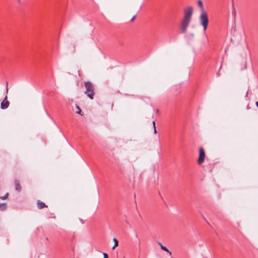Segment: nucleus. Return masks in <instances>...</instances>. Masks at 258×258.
<instances>
[{"label": "nucleus", "mask_w": 258, "mask_h": 258, "mask_svg": "<svg viewBox=\"0 0 258 258\" xmlns=\"http://www.w3.org/2000/svg\"><path fill=\"white\" fill-rule=\"evenodd\" d=\"M193 14L192 7H188L184 10V16L180 23V30L182 33H185L191 20Z\"/></svg>", "instance_id": "1"}, {"label": "nucleus", "mask_w": 258, "mask_h": 258, "mask_svg": "<svg viewBox=\"0 0 258 258\" xmlns=\"http://www.w3.org/2000/svg\"><path fill=\"white\" fill-rule=\"evenodd\" d=\"M198 3L199 6L200 7V9H201V13H202L203 12V11H205V10L204 9L203 3L201 1L199 0V1H198Z\"/></svg>", "instance_id": "9"}, {"label": "nucleus", "mask_w": 258, "mask_h": 258, "mask_svg": "<svg viewBox=\"0 0 258 258\" xmlns=\"http://www.w3.org/2000/svg\"><path fill=\"white\" fill-rule=\"evenodd\" d=\"M37 204L38 208L40 209H43V208L47 207L44 203L39 200L37 201Z\"/></svg>", "instance_id": "7"}, {"label": "nucleus", "mask_w": 258, "mask_h": 258, "mask_svg": "<svg viewBox=\"0 0 258 258\" xmlns=\"http://www.w3.org/2000/svg\"><path fill=\"white\" fill-rule=\"evenodd\" d=\"M256 106L258 107V101L256 102Z\"/></svg>", "instance_id": "21"}, {"label": "nucleus", "mask_w": 258, "mask_h": 258, "mask_svg": "<svg viewBox=\"0 0 258 258\" xmlns=\"http://www.w3.org/2000/svg\"><path fill=\"white\" fill-rule=\"evenodd\" d=\"M84 86L86 88L85 94L91 99H93L95 94L94 86L90 82H86L84 83Z\"/></svg>", "instance_id": "2"}, {"label": "nucleus", "mask_w": 258, "mask_h": 258, "mask_svg": "<svg viewBox=\"0 0 258 258\" xmlns=\"http://www.w3.org/2000/svg\"><path fill=\"white\" fill-rule=\"evenodd\" d=\"M8 93V87H7L6 88V95L5 96V97L4 99V100L2 102L1 104V107L2 109H7L10 104V102L8 101L7 98V94Z\"/></svg>", "instance_id": "5"}, {"label": "nucleus", "mask_w": 258, "mask_h": 258, "mask_svg": "<svg viewBox=\"0 0 258 258\" xmlns=\"http://www.w3.org/2000/svg\"><path fill=\"white\" fill-rule=\"evenodd\" d=\"M248 94V92H246V96H247Z\"/></svg>", "instance_id": "22"}, {"label": "nucleus", "mask_w": 258, "mask_h": 258, "mask_svg": "<svg viewBox=\"0 0 258 258\" xmlns=\"http://www.w3.org/2000/svg\"><path fill=\"white\" fill-rule=\"evenodd\" d=\"M153 128L156 127L155 121H153Z\"/></svg>", "instance_id": "17"}, {"label": "nucleus", "mask_w": 258, "mask_h": 258, "mask_svg": "<svg viewBox=\"0 0 258 258\" xmlns=\"http://www.w3.org/2000/svg\"><path fill=\"white\" fill-rule=\"evenodd\" d=\"M158 244L160 246L162 249L168 252L170 255L171 254V252L167 249V248L163 245L160 242H158Z\"/></svg>", "instance_id": "8"}, {"label": "nucleus", "mask_w": 258, "mask_h": 258, "mask_svg": "<svg viewBox=\"0 0 258 258\" xmlns=\"http://www.w3.org/2000/svg\"><path fill=\"white\" fill-rule=\"evenodd\" d=\"M113 240L114 242V246L112 247V249H114L115 248V247L118 246V240L115 238H114L113 239Z\"/></svg>", "instance_id": "11"}, {"label": "nucleus", "mask_w": 258, "mask_h": 258, "mask_svg": "<svg viewBox=\"0 0 258 258\" xmlns=\"http://www.w3.org/2000/svg\"><path fill=\"white\" fill-rule=\"evenodd\" d=\"M8 195H9V193L7 192L4 196L0 197V199H1L2 200H5L7 198Z\"/></svg>", "instance_id": "14"}, {"label": "nucleus", "mask_w": 258, "mask_h": 258, "mask_svg": "<svg viewBox=\"0 0 258 258\" xmlns=\"http://www.w3.org/2000/svg\"><path fill=\"white\" fill-rule=\"evenodd\" d=\"M206 157V154L203 148L201 147L199 149V156L198 159V163L199 165H201L205 160Z\"/></svg>", "instance_id": "4"}, {"label": "nucleus", "mask_w": 258, "mask_h": 258, "mask_svg": "<svg viewBox=\"0 0 258 258\" xmlns=\"http://www.w3.org/2000/svg\"><path fill=\"white\" fill-rule=\"evenodd\" d=\"M194 34L193 33H190V34H188L187 37L188 38H192L194 37Z\"/></svg>", "instance_id": "15"}, {"label": "nucleus", "mask_w": 258, "mask_h": 258, "mask_svg": "<svg viewBox=\"0 0 258 258\" xmlns=\"http://www.w3.org/2000/svg\"><path fill=\"white\" fill-rule=\"evenodd\" d=\"M135 18H136V16H134L132 18L131 21H134V19H135Z\"/></svg>", "instance_id": "19"}, {"label": "nucleus", "mask_w": 258, "mask_h": 258, "mask_svg": "<svg viewBox=\"0 0 258 258\" xmlns=\"http://www.w3.org/2000/svg\"><path fill=\"white\" fill-rule=\"evenodd\" d=\"M199 21L201 25L203 27L204 31H205L207 30L209 23L208 14L205 11H203L202 13H201Z\"/></svg>", "instance_id": "3"}, {"label": "nucleus", "mask_w": 258, "mask_h": 258, "mask_svg": "<svg viewBox=\"0 0 258 258\" xmlns=\"http://www.w3.org/2000/svg\"><path fill=\"white\" fill-rule=\"evenodd\" d=\"M7 208V205L5 203L0 204V210L3 211H5Z\"/></svg>", "instance_id": "10"}, {"label": "nucleus", "mask_w": 258, "mask_h": 258, "mask_svg": "<svg viewBox=\"0 0 258 258\" xmlns=\"http://www.w3.org/2000/svg\"><path fill=\"white\" fill-rule=\"evenodd\" d=\"M15 189L16 190H18V191H21V186L20 184L19 181L18 180H15Z\"/></svg>", "instance_id": "6"}, {"label": "nucleus", "mask_w": 258, "mask_h": 258, "mask_svg": "<svg viewBox=\"0 0 258 258\" xmlns=\"http://www.w3.org/2000/svg\"><path fill=\"white\" fill-rule=\"evenodd\" d=\"M76 108L78 109V110L76 111V113L80 114L81 115H83V114L81 113V109L79 107V106L77 105H76Z\"/></svg>", "instance_id": "12"}, {"label": "nucleus", "mask_w": 258, "mask_h": 258, "mask_svg": "<svg viewBox=\"0 0 258 258\" xmlns=\"http://www.w3.org/2000/svg\"><path fill=\"white\" fill-rule=\"evenodd\" d=\"M103 254L104 258H108V254L106 253L103 252Z\"/></svg>", "instance_id": "16"}, {"label": "nucleus", "mask_w": 258, "mask_h": 258, "mask_svg": "<svg viewBox=\"0 0 258 258\" xmlns=\"http://www.w3.org/2000/svg\"><path fill=\"white\" fill-rule=\"evenodd\" d=\"M232 14L234 16L236 15V10L234 4L232 5Z\"/></svg>", "instance_id": "13"}, {"label": "nucleus", "mask_w": 258, "mask_h": 258, "mask_svg": "<svg viewBox=\"0 0 258 258\" xmlns=\"http://www.w3.org/2000/svg\"><path fill=\"white\" fill-rule=\"evenodd\" d=\"M217 76L218 77H219V76H220V73H219V72H217Z\"/></svg>", "instance_id": "20"}, {"label": "nucleus", "mask_w": 258, "mask_h": 258, "mask_svg": "<svg viewBox=\"0 0 258 258\" xmlns=\"http://www.w3.org/2000/svg\"><path fill=\"white\" fill-rule=\"evenodd\" d=\"M157 133V131H156V127L154 128V134H156Z\"/></svg>", "instance_id": "18"}]
</instances>
